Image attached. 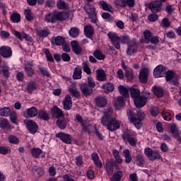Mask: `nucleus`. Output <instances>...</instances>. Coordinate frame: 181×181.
<instances>
[{
    "instance_id": "obj_1",
    "label": "nucleus",
    "mask_w": 181,
    "mask_h": 181,
    "mask_svg": "<svg viewBox=\"0 0 181 181\" xmlns=\"http://www.w3.org/2000/svg\"><path fill=\"white\" fill-rule=\"evenodd\" d=\"M127 117L131 122L134 124L136 128L139 129V128L142 127V120L145 119V113H144V112H137L136 114H135L134 110H130L127 112Z\"/></svg>"
},
{
    "instance_id": "obj_2",
    "label": "nucleus",
    "mask_w": 181,
    "mask_h": 181,
    "mask_svg": "<svg viewBox=\"0 0 181 181\" xmlns=\"http://www.w3.org/2000/svg\"><path fill=\"white\" fill-rule=\"evenodd\" d=\"M121 42L122 43L128 45L127 50L128 56H132V54L136 53L138 51V45H136V41H135V40H130L129 37L124 36Z\"/></svg>"
},
{
    "instance_id": "obj_3",
    "label": "nucleus",
    "mask_w": 181,
    "mask_h": 181,
    "mask_svg": "<svg viewBox=\"0 0 181 181\" xmlns=\"http://www.w3.org/2000/svg\"><path fill=\"white\" fill-rule=\"evenodd\" d=\"M122 139L124 142H128L129 145H130V146H132L133 148H135V146H136V144H138V140L136 139V137L132 136V135L128 130L125 131L123 133Z\"/></svg>"
},
{
    "instance_id": "obj_4",
    "label": "nucleus",
    "mask_w": 181,
    "mask_h": 181,
    "mask_svg": "<svg viewBox=\"0 0 181 181\" xmlns=\"http://www.w3.org/2000/svg\"><path fill=\"white\" fill-rule=\"evenodd\" d=\"M165 78L166 81H169V83L172 86H177L179 83V75L175 73V71H168L165 72Z\"/></svg>"
},
{
    "instance_id": "obj_5",
    "label": "nucleus",
    "mask_w": 181,
    "mask_h": 181,
    "mask_svg": "<svg viewBox=\"0 0 181 181\" xmlns=\"http://www.w3.org/2000/svg\"><path fill=\"white\" fill-rule=\"evenodd\" d=\"M112 119V109L109 108L107 111L103 112V116L101 118V124L104 127H107Z\"/></svg>"
},
{
    "instance_id": "obj_6",
    "label": "nucleus",
    "mask_w": 181,
    "mask_h": 181,
    "mask_svg": "<svg viewBox=\"0 0 181 181\" xmlns=\"http://www.w3.org/2000/svg\"><path fill=\"white\" fill-rule=\"evenodd\" d=\"M107 36L109 39H110L111 42L112 43L113 46H115V49L117 50L121 49V45L119 42H121V39L118 36V34L115 33H107Z\"/></svg>"
},
{
    "instance_id": "obj_7",
    "label": "nucleus",
    "mask_w": 181,
    "mask_h": 181,
    "mask_svg": "<svg viewBox=\"0 0 181 181\" xmlns=\"http://www.w3.org/2000/svg\"><path fill=\"white\" fill-rule=\"evenodd\" d=\"M24 124L30 134H36L37 132L39 127H37V124H36V122H35L33 120L25 119Z\"/></svg>"
},
{
    "instance_id": "obj_8",
    "label": "nucleus",
    "mask_w": 181,
    "mask_h": 181,
    "mask_svg": "<svg viewBox=\"0 0 181 181\" xmlns=\"http://www.w3.org/2000/svg\"><path fill=\"white\" fill-rule=\"evenodd\" d=\"M162 2L158 0L153 1L149 3L148 8L151 9L153 13H158V12H160L162 11Z\"/></svg>"
},
{
    "instance_id": "obj_9",
    "label": "nucleus",
    "mask_w": 181,
    "mask_h": 181,
    "mask_svg": "<svg viewBox=\"0 0 181 181\" xmlns=\"http://www.w3.org/2000/svg\"><path fill=\"white\" fill-rule=\"evenodd\" d=\"M80 90L84 97H90V95H93L94 93L93 88H90L88 84L86 83L80 85Z\"/></svg>"
},
{
    "instance_id": "obj_10",
    "label": "nucleus",
    "mask_w": 181,
    "mask_h": 181,
    "mask_svg": "<svg viewBox=\"0 0 181 181\" xmlns=\"http://www.w3.org/2000/svg\"><path fill=\"white\" fill-rule=\"evenodd\" d=\"M166 74V69L163 65H158L153 70L154 77L159 78V77H163Z\"/></svg>"
},
{
    "instance_id": "obj_11",
    "label": "nucleus",
    "mask_w": 181,
    "mask_h": 181,
    "mask_svg": "<svg viewBox=\"0 0 181 181\" xmlns=\"http://www.w3.org/2000/svg\"><path fill=\"white\" fill-rule=\"evenodd\" d=\"M0 54L4 59H9L12 56V49L8 46H2L0 47Z\"/></svg>"
},
{
    "instance_id": "obj_12",
    "label": "nucleus",
    "mask_w": 181,
    "mask_h": 181,
    "mask_svg": "<svg viewBox=\"0 0 181 181\" xmlns=\"http://www.w3.org/2000/svg\"><path fill=\"white\" fill-rule=\"evenodd\" d=\"M121 124L118 119H115V117H112V120L109 122V125L107 127L109 131H117V129H119Z\"/></svg>"
},
{
    "instance_id": "obj_13",
    "label": "nucleus",
    "mask_w": 181,
    "mask_h": 181,
    "mask_svg": "<svg viewBox=\"0 0 181 181\" xmlns=\"http://www.w3.org/2000/svg\"><path fill=\"white\" fill-rule=\"evenodd\" d=\"M114 166H117V163L114 159H110V161L106 163V170L109 176H112L114 173Z\"/></svg>"
},
{
    "instance_id": "obj_14",
    "label": "nucleus",
    "mask_w": 181,
    "mask_h": 181,
    "mask_svg": "<svg viewBox=\"0 0 181 181\" xmlns=\"http://www.w3.org/2000/svg\"><path fill=\"white\" fill-rule=\"evenodd\" d=\"M57 138H59L64 144H71V136L64 132H59L56 134Z\"/></svg>"
},
{
    "instance_id": "obj_15",
    "label": "nucleus",
    "mask_w": 181,
    "mask_h": 181,
    "mask_svg": "<svg viewBox=\"0 0 181 181\" xmlns=\"http://www.w3.org/2000/svg\"><path fill=\"white\" fill-rule=\"evenodd\" d=\"M95 103L97 107H100V108H104L108 104V101L107 100V98H105V96L96 97L95 99Z\"/></svg>"
},
{
    "instance_id": "obj_16",
    "label": "nucleus",
    "mask_w": 181,
    "mask_h": 181,
    "mask_svg": "<svg viewBox=\"0 0 181 181\" xmlns=\"http://www.w3.org/2000/svg\"><path fill=\"white\" fill-rule=\"evenodd\" d=\"M147 98L144 96H138L137 98L134 99V104L137 108H142L146 104L147 101Z\"/></svg>"
},
{
    "instance_id": "obj_17",
    "label": "nucleus",
    "mask_w": 181,
    "mask_h": 181,
    "mask_svg": "<svg viewBox=\"0 0 181 181\" xmlns=\"http://www.w3.org/2000/svg\"><path fill=\"white\" fill-rule=\"evenodd\" d=\"M149 74V71L146 68H144L139 74V78L140 83L142 84H146L148 83V76Z\"/></svg>"
},
{
    "instance_id": "obj_18",
    "label": "nucleus",
    "mask_w": 181,
    "mask_h": 181,
    "mask_svg": "<svg viewBox=\"0 0 181 181\" xmlns=\"http://www.w3.org/2000/svg\"><path fill=\"white\" fill-rule=\"evenodd\" d=\"M13 34L18 38L19 40H22L23 39H25L27 42H32V37L25 33H19L16 30L13 32Z\"/></svg>"
},
{
    "instance_id": "obj_19",
    "label": "nucleus",
    "mask_w": 181,
    "mask_h": 181,
    "mask_svg": "<svg viewBox=\"0 0 181 181\" xmlns=\"http://www.w3.org/2000/svg\"><path fill=\"white\" fill-rule=\"evenodd\" d=\"M63 105L64 108L69 111V110H71V107H73V103L71 102V96L70 95H66L65 96V98L63 100Z\"/></svg>"
},
{
    "instance_id": "obj_20",
    "label": "nucleus",
    "mask_w": 181,
    "mask_h": 181,
    "mask_svg": "<svg viewBox=\"0 0 181 181\" xmlns=\"http://www.w3.org/2000/svg\"><path fill=\"white\" fill-rule=\"evenodd\" d=\"M72 50L75 54H81L83 53V49L78 45V41L73 40L71 42Z\"/></svg>"
},
{
    "instance_id": "obj_21",
    "label": "nucleus",
    "mask_w": 181,
    "mask_h": 181,
    "mask_svg": "<svg viewBox=\"0 0 181 181\" xmlns=\"http://www.w3.org/2000/svg\"><path fill=\"white\" fill-rule=\"evenodd\" d=\"M52 45H55L56 46H63L66 43L64 37L62 36H57V37H53L51 41Z\"/></svg>"
},
{
    "instance_id": "obj_22",
    "label": "nucleus",
    "mask_w": 181,
    "mask_h": 181,
    "mask_svg": "<svg viewBox=\"0 0 181 181\" xmlns=\"http://www.w3.org/2000/svg\"><path fill=\"white\" fill-rule=\"evenodd\" d=\"M129 91L130 95L133 99H135L141 95V92L139 91V89L136 85H133L132 87L130 88Z\"/></svg>"
},
{
    "instance_id": "obj_23",
    "label": "nucleus",
    "mask_w": 181,
    "mask_h": 181,
    "mask_svg": "<svg viewBox=\"0 0 181 181\" xmlns=\"http://www.w3.org/2000/svg\"><path fill=\"white\" fill-rule=\"evenodd\" d=\"M51 112L53 117H55V118H61V117H63V115H64V113H63V110L59 108L57 106H54L51 110Z\"/></svg>"
},
{
    "instance_id": "obj_24",
    "label": "nucleus",
    "mask_w": 181,
    "mask_h": 181,
    "mask_svg": "<svg viewBox=\"0 0 181 181\" xmlns=\"http://www.w3.org/2000/svg\"><path fill=\"white\" fill-rule=\"evenodd\" d=\"M118 90L121 94V95H122L124 98H128L129 97V91H130V88L127 86L124 87V86H118Z\"/></svg>"
},
{
    "instance_id": "obj_25",
    "label": "nucleus",
    "mask_w": 181,
    "mask_h": 181,
    "mask_svg": "<svg viewBox=\"0 0 181 181\" xmlns=\"http://www.w3.org/2000/svg\"><path fill=\"white\" fill-rule=\"evenodd\" d=\"M32 170L35 176H37V177H41V176H43V175H45V171L43 170V168L37 167V165H34Z\"/></svg>"
},
{
    "instance_id": "obj_26",
    "label": "nucleus",
    "mask_w": 181,
    "mask_h": 181,
    "mask_svg": "<svg viewBox=\"0 0 181 181\" xmlns=\"http://www.w3.org/2000/svg\"><path fill=\"white\" fill-rule=\"evenodd\" d=\"M96 78L98 81H105L107 77L105 76V72L103 69H98L96 71Z\"/></svg>"
},
{
    "instance_id": "obj_27",
    "label": "nucleus",
    "mask_w": 181,
    "mask_h": 181,
    "mask_svg": "<svg viewBox=\"0 0 181 181\" xmlns=\"http://www.w3.org/2000/svg\"><path fill=\"white\" fill-rule=\"evenodd\" d=\"M69 35L71 37H78V35H80V29L76 27H73L69 30Z\"/></svg>"
},
{
    "instance_id": "obj_28",
    "label": "nucleus",
    "mask_w": 181,
    "mask_h": 181,
    "mask_svg": "<svg viewBox=\"0 0 181 181\" xmlns=\"http://www.w3.org/2000/svg\"><path fill=\"white\" fill-rule=\"evenodd\" d=\"M123 155L124 156L126 163H131V162H132V156H131L129 149H124L123 151Z\"/></svg>"
},
{
    "instance_id": "obj_29",
    "label": "nucleus",
    "mask_w": 181,
    "mask_h": 181,
    "mask_svg": "<svg viewBox=\"0 0 181 181\" xmlns=\"http://www.w3.org/2000/svg\"><path fill=\"white\" fill-rule=\"evenodd\" d=\"M99 4L103 11H107V12H111L112 13V6L110 4L104 1H100Z\"/></svg>"
},
{
    "instance_id": "obj_30",
    "label": "nucleus",
    "mask_w": 181,
    "mask_h": 181,
    "mask_svg": "<svg viewBox=\"0 0 181 181\" xmlns=\"http://www.w3.org/2000/svg\"><path fill=\"white\" fill-rule=\"evenodd\" d=\"M84 33L86 37H91L94 33V28L91 25L84 27Z\"/></svg>"
},
{
    "instance_id": "obj_31",
    "label": "nucleus",
    "mask_w": 181,
    "mask_h": 181,
    "mask_svg": "<svg viewBox=\"0 0 181 181\" xmlns=\"http://www.w3.org/2000/svg\"><path fill=\"white\" fill-rule=\"evenodd\" d=\"M144 40L146 43H151L153 34L149 30H146L144 31Z\"/></svg>"
},
{
    "instance_id": "obj_32",
    "label": "nucleus",
    "mask_w": 181,
    "mask_h": 181,
    "mask_svg": "<svg viewBox=\"0 0 181 181\" xmlns=\"http://www.w3.org/2000/svg\"><path fill=\"white\" fill-rule=\"evenodd\" d=\"M93 56L98 60H104L105 59V54H103L101 49H95L93 52Z\"/></svg>"
},
{
    "instance_id": "obj_33",
    "label": "nucleus",
    "mask_w": 181,
    "mask_h": 181,
    "mask_svg": "<svg viewBox=\"0 0 181 181\" xmlns=\"http://www.w3.org/2000/svg\"><path fill=\"white\" fill-rule=\"evenodd\" d=\"M153 93L158 98H162L163 97V89L159 86L153 87Z\"/></svg>"
},
{
    "instance_id": "obj_34",
    "label": "nucleus",
    "mask_w": 181,
    "mask_h": 181,
    "mask_svg": "<svg viewBox=\"0 0 181 181\" xmlns=\"http://www.w3.org/2000/svg\"><path fill=\"white\" fill-rule=\"evenodd\" d=\"M92 159L97 168H103V163H101V161H100V159L98 158V154H97V153H93L92 154Z\"/></svg>"
},
{
    "instance_id": "obj_35",
    "label": "nucleus",
    "mask_w": 181,
    "mask_h": 181,
    "mask_svg": "<svg viewBox=\"0 0 181 181\" xmlns=\"http://www.w3.org/2000/svg\"><path fill=\"white\" fill-rule=\"evenodd\" d=\"M11 112L12 110L8 107L0 108V115L1 117H9Z\"/></svg>"
},
{
    "instance_id": "obj_36",
    "label": "nucleus",
    "mask_w": 181,
    "mask_h": 181,
    "mask_svg": "<svg viewBox=\"0 0 181 181\" xmlns=\"http://www.w3.org/2000/svg\"><path fill=\"white\" fill-rule=\"evenodd\" d=\"M38 117L41 119H44V121H48V119H50V116H49V113L43 110H41L38 112Z\"/></svg>"
},
{
    "instance_id": "obj_37",
    "label": "nucleus",
    "mask_w": 181,
    "mask_h": 181,
    "mask_svg": "<svg viewBox=\"0 0 181 181\" xmlns=\"http://www.w3.org/2000/svg\"><path fill=\"white\" fill-rule=\"evenodd\" d=\"M32 67H33V64H28L25 66V70L28 77H33V74H35V71L33 70V69H32Z\"/></svg>"
},
{
    "instance_id": "obj_38",
    "label": "nucleus",
    "mask_w": 181,
    "mask_h": 181,
    "mask_svg": "<svg viewBox=\"0 0 181 181\" xmlns=\"http://www.w3.org/2000/svg\"><path fill=\"white\" fill-rule=\"evenodd\" d=\"M27 114L28 117H30V118H33V117H36V115H37L38 114L37 109L35 107L28 108L27 110Z\"/></svg>"
},
{
    "instance_id": "obj_39",
    "label": "nucleus",
    "mask_w": 181,
    "mask_h": 181,
    "mask_svg": "<svg viewBox=\"0 0 181 181\" xmlns=\"http://www.w3.org/2000/svg\"><path fill=\"white\" fill-rule=\"evenodd\" d=\"M81 68L76 67L74 71L73 78L74 80H80L81 78Z\"/></svg>"
},
{
    "instance_id": "obj_40",
    "label": "nucleus",
    "mask_w": 181,
    "mask_h": 181,
    "mask_svg": "<svg viewBox=\"0 0 181 181\" xmlns=\"http://www.w3.org/2000/svg\"><path fill=\"white\" fill-rule=\"evenodd\" d=\"M170 132L175 138H179V128L175 124H170Z\"/></svg>"
},
{
    "instance_id": "obj_41",
    "label": "nucleus",
    "mask_w": 181,
    "mask_h": 181,
    "mask_svg": "<svg viewBox=\"0 0 181 181\" xmlns=\"http://www.w3.org/2000/svg\"><path fill=\"white\" fill-rule=\"evenodd\" d=\"M76 119L78 122H79V124H81L83 131H88V129L87 127H86V124H84V120L83 119V117H81V115L79 114L76 115Z\"/></svg>"
},
{
    "instance_id": "obj_42",
    "label": "nucleus",
    "mask_w": 181,
    "mask_h": 181,
    "mask_svg": "<svg viewBox=\"0 0 181 181\" xmlns=\"http://www.w3.org/2000/svg\"><path fill=\"white\" fill-rule=\"evenodd\" d=\"M112 155L117 163H119V165H121V163H122V158H121V156H119V151H118L117 150H113Z\"/></svg>"
},
{
    "instance_id": "obj_43",
    "label": "nucleus",
    "mask_w": 181,
    "mask_h": 181,
    "mask_svg": "<svg viewBox=\"0 0 181 181\" xmlns=\"http://www.w3.org/2000/svg\"><path fill=\"white\" fill-rule=\"evenodd\" d=\"M57 125L60 128V129H66L67 127V123L64 119H58L57 120Z\"/></svg>"
},
{
    "instance_id": "obj_44",
    "label": "nucleus",
    "mask_w": 181,
    "mask_h": 181,
    "mask_svg": "<svg viewBox=\"0 0 181 181\" xmlns=\"http://www.w3.org/2000/svg\"><path fill=\"white\" fill-rule=\"evenodd\" d=\"M55 15V21H66V13L64 12L54 13Z\"/></svg>"
},
{
    "instance_id": "obj_45",
    "label": "nucleus",
    "mask_w": 181,
    "mask_h": 181,
    "mask_svg": "<svg viewBox=\"0 0 181 181\" xmlns=\"http://www.w3.org/2000/svg\"><path fill=\"white\" fill-rule=\"evenodd\" d=\"M42 152V149L39 148H33L31 150V154L33 155V156H34V158H36L37 159L39 158Z\"/></svg>"
},
{
    "instance_id": "obj_46",
    "label": "nucleus",
    "mask_w": 181,
    "mask_h": 181,
    "mask_svg": "<svg viewBox=\"0 0 181 181\" xmlns=\"http://www.w3.org/2000/svg\"><path fill=\"white\" fill-rule=\"evenodd\" d=\"M45 19L47 22H51V23H55L56 22V16L54 13H49L45 16Z\"/></svg>"
},
{
    "instance_id": "obj_47",
    "label": "nucleus",
    "mask_w": 181,
    "mask_h": 181,
    "mask_svg": "<svg viewBox=\"0 0 181 181\" xmlns=\"http://www.w3.org/2000/svg\"><path fill=\"white\" fill-rule=\"evenodd\" d=\"M103 88H104V90H107V93H112V91H114V90H115L114 85L111 83L103 84Z\"/></svg>"
},
{
    "instance_id": "obj_48",
    "label": "nucleus",
    "mask_w": 181,
    "mask_h": 181,
    "mask_svg": "<svg viewBox=\"0 0 181 181\" xmlns=\"http://www.w3.org/2000/svg\"><path fill=\"white\" fill-rule=\"evenodd\" d=\"M11 21L13 23H19L21 22V15L18 13H14L11 16Z\"/></svg>"
},
{
    "instance_id": "obj_49",
    "label": "nucleus",
    "mask_w": 181,
    "mask_h": 181,
    "mask_svg": "<svg viewBox=\"0 0 181 181\" xmlns=\"http://www.w3.org/2000/svg\"><path fill=\"white\" fill-rule=\"evenodd\" d=\"M122 176H124L122 171H117L113 174L112 181H119Z\"/></svg>"
},
{
    "instance_id": "obj_50",
    "label": "nucleus",
    "mask_w": 181,
    "mask_h": 181,
    "mask_svg": "<svg viewBox=\"0 0 181 181\" xmlns=\"http://www.w3.org/2000/svg\"><path fill=\"white\" fill-rule=\"evenodd\" d=\"M69 93H71V94H72L73 97H75V98H80V93L78 92V90L76 87L70 88Z\"/></svg>"
},
{
    "instance_id": "obj_51",
    "label": "nucleus",
    "mask_w": 181,
    "mask_h": 181,
    "mask_svg": "<svg viewBox=\"0 0 181 181\" xmlns=\"http://www.w3.org/2000/svg\"><path fill=\"white\" fill-rule=\"evenodd\" d=\"M84 9L88 15L95 12V8L90 5V4H86V6L84 7Z\"/></svg>"
},
{
    "instance_id": "obj_52",
    "label": "nucleus",
    "mask_w": 181,
    "mask_h": 181,
    "mask_svg": "<svg viewBox=\"0 0 181 181\" xmlns=\"http://www.w3.org/2000/svg\"><path fill=\"white\" fill-rule=\"evenodd\" d=\"M44 53H45L47 60H48V62H50L51 63L54 62V59H53V57L52 56V54H50V50H49V49H44Z\"/></svg>"
},
{
    "instance_id": "obj_53",
    "label": "nucleus",
    "mask_w": 181,
    "mask_h": 181,
    "mask_svg": "<svg viewBox=\"0 0 181 181\" xmlns=\"http://www.w3.org/2000/svg\"><path fill=\"white\" fill-rule=\"evenodd\" d=\"M156 159H160V154H159V152L155 151L151 153L149 160H156Z\"/></svg>"
},
{
    "instance_id": "obj_54",
    "label": "nucleus",
    "mask_w": 181,
    "mask_h": 181,
    "mask_svg": "<svg viewBox=\"0 0 181 181\" xmlns=\"http://www.w3.org/2000/svg\"><path fill=\"white\" fill-rule=\"evenodd\" d=\"M36 88V83L35 82H30L27 85V91L28 93H32V91H35Z\"/></svg>"
},
{
    "instance_id": "obj_55",
    "label": "nucleus",
    "mask_w": 181,
    "mask_h": 181,
    "mask_svg": "<svg viewBox=\"0 0 181 181\" xmlns=\"http://www.w3.org/2000/svg\"><path fill=\"white\" fill-rule=\"evenodd\" d=\"M9 126V122H8L7 119L3 118L0 119V128L3 129L5 128H8Z\"/></svg>"
},
{
    "instance_id": "obj_56",
    "label": "nucleus",
    "mask_w": 181,
    "mask_h": 181,
    "mask_svg": "<svg viewBox=\"0 0 181 181\" xmlns=\"http://www.w3.org/2000/svg\"><path fill=\"white\" fill-rule=\"evenodd\" d=\"M136 161L138 162L139 166H142V165H144V163L145 162V158H144V156L141 154H137Z\"/></svg>"
},
{
    "instance_id": "obj_57",
    "label": "nucleus",
    "mask_w": 181,
    "mask_h": 181,
    "mask_svg": "<svg viewBox=\"0 0 181 181\" xmlns=\"http://www.w3.org/2000/svg\"><path fill=\"white\" fill-rule=\"evenodd\" d=\"M11 121L13 124H16L18 121V115L15 112H11V115H9Z\"/></svg>"
},
{
    "instance_id": "obj_58",
    "label": "nucleus",
    "mask_w": 181,
    "mask_h": 181,
    "mask_svg": "<svg viewBox=\"0 0 181 181\" xmlns=\"http://www.w3.org/2000/svg\"><path fill=\"white\" fill-rule=\"evenodd\" d=\"M49 30H41L37 33V35L40 37H47L49 36Z\"/></svg>"
},
{
    "instance_id": "obj_59",
    "label": "nucleus",
    "mask_w": 181,
    "mask_h": 181,
    "mask_svg": "<svg viewBox=\"0 0 181 181\" xmlns=\"http://www.w3.org/2000/svg\"><path fill=\"white\" fill-rule=\"evenodd\" d=\"M57 8L59 9H66V8H67V4H66V3L64 1L59 0L57 2Z\"/></svg>"
},
{
    "instance_id": "obj_60",
    "label": "nucleus",
    "mask_w": 181,
    "mask_h": 181,
    "mask_svg": "<svg viewBox=\"0 0 181 181\" xmlns=\"http://www.w3.org/2000/svg\"><path fill=\"white\" fill-rule=\"evenodd\" d=\"M8 141L10 144H19V139L16 136H9Z\"/></svg>"
},
{
    "instance_id": "obj_61",
    "label": "nucleus",
    "mask_w": 181,
    "mask_h": 181,
    "mask_svg": "<svg viewBox=\"0 0 181 181\" xmlns=\"http://www.w3.org/2000/svg\"><path fill=\"white\" fill-rule=\"evenodd\" d=\"M89 15V18L91 20V22H93V23H97V22L98 21V19L97 18V13H95V11L94 13H91Z\"/></svg>"
},
{
    "instance_id": "obj_62",
    "label": "nucleus",
    "mask_w": 181,
    "mask_h": 181,
    "mask_svg": "<svg viewBox=\"0 0 181 181\" xmlns=\"http://www.w3.org/2000/svg\"><path fill=\"white\" fill-rule=\"evenodd\" d=\"M25 16L27 21H33V16H32V11L30 10H25Z\"/></svg>"
},
{
    "instance_id": "obj_63",
    "label": "nucleus",
    "mask_w": 181,
    "mask_h": 181,
    "mask_svg": "<svg viewBox=\"0 0 181 181\" xmlns=\"http://www.w3.org/2000/svg\"><path fill=\"white\" fill-rule=\"evenodd\" d=\"M88 86L90 88H94L95 87V82H94V80L91 76L88 77Z\"/></svg>"
},
{
    "instance_id": "obj_64",
    "label": "nucleus",
    "mask_w": 181,
    "mask_h": 181,
    "mask_svg": "<svg viewBox=\"0 0 181 181\" xmlns=\"http://www.w3.org/2000/svg\"><path fill=\"white\" fill-rule=\"evenodd\" d=\"M158 16L155 13H151L148 16V19L150 22H156L158 21Z\"/></svg>"
}]
</instances>
